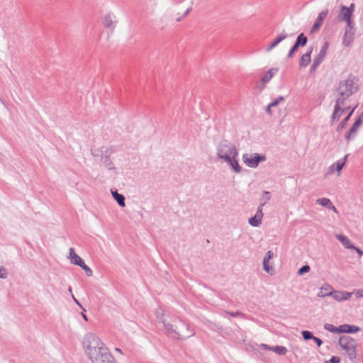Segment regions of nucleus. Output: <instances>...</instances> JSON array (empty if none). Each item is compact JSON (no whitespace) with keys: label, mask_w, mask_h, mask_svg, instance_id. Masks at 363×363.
Here are the masks:
<instances>
[{"label":"nucleus","mask_w":363,"mask_h":363,"mask_svg":"<svg viewBox=\"0 0 363 363\" xmlns=\"http://www.w3.org/2000/svg\"><path fill=\"white\" fill-rule=\"evenodd\" d=\"M349 113L347 114V116L343 119V121L337 125V130H340L342 129H343L347 123V121H349L350 116H352L353 111H354V108L351 109L350 111H349Z\"/></svg>","instance_id":"obj_32"},{"label":"nucleus","mask_w":363,"mask_h":363,"mask_svg":"<svg viewBox=\"0 0 363 363\" xmlns=\"http://www.w3.org/2000/svg\"><path fill=\"white\" fill-rule=\"evenodd\" d=\"M270 199V193L267 191H264L262 196L260 199L259 206H264Z\"/></svg>","instance_id":"obj_33"},{"label":"nucleus","mask_w":363,"mask_h":363,"mask_svg":"<svg viewBox=\"0 0 363 363\" xmlns=\"http://www.w3.org/2000/svg\"><path fill=\"white\" fill-rule=\"evenodd\" d=\"M262 347L264 348H267L268 350H272L275 353L280 354V355H284L286 354L287 352V349L284 346H275V347H269L268 345L263 344Z\"/></svg>","instance_id":"obj_28"},{"label":"nucleus","mask_w":363,"mask_h":363,"mask_svg":"<svg viewBox=\"0 0 363 363\" xmlns=\"http://www.w3.org/2000/svg\"><path fill=\"white\" fill-rule=\"evenodd\" d=\"M357 82L354 77L350 75L347 79L339 82L335 91L343 96H351L357 91Z\"/></svg>","instance_id":"obj_5"},{"label":"nucleus","mask_w":363,"mask_h":363,"mask_svg":"<svg viewBox=\"0 0 363 363\" xmlns=\"http://www.w3.org/2000/svg\"><path fill=\"white\" fill-rule=\"evenodd\" d=\"M335 104L334 106V111L331 116V123H333L335 121H338L342 114L344 113H347V111L351 110L350 106L346 105V101L349 99L350 96H342L339 94L337 92H335Z\"/></svg>","instance_id":"obj_4"},{"label":"nucleus","mask_w":363,"mask_h":363,"mask_svg":"<svg viewBox=\"0 0 363 363\" xmlns=\"http://www.w3.org/2000/svg\"><path fill=\"white\" fill-rule=\"evenodd\" d=\"M347 11H350L352 13L354 11L355 5L354 4L352 3L349 6H347Z\"/></svg>","instance_id":"obj_47"},{"label":"nucleus","mask_w":363,"mask_h":363,"mask_svg":"<svg viewBox=\"0 0 363 363\" xmlns=\"http://www.w3.org/2000/svg\"><path fill=\"white\" fill-rule=\"evenodd\" d=\"M111 194L120 206L124 207L125 206V196L123 194H119L116 190H111Z\"/></svg>","instance_id":"obj_26"},{"label":"nucleus","mask_w":363,"mask_h":363,"mask_svg":"<svg viewBox=\"0 0 363 363\" xmlns=\"http://www.w3.org/2000/svg\"><path fill=\"white\" fill-rule=\"evenodd\" d=\"M79 267L83 269L87 277H92L93 271L91 269L90 267L85 264L84 262H83V264H82V265H79Z\"/></svg>","instance_id":"obj_35"},{"label":"nucleus","mask_w":363,"mask_h":363,"mask_svg":"<svg viewBox=\"0 0 363 363\" xmlns=\"http://www.w3.org/2000/svg\"><path fill=\"white\" fill-rule=\"evenodd\" d=\"M191 8H189L185 13H184L183 16H186L191 11Z\"/></svg>","instance_id":"obj_52"},{"label":"nucleus","mask_w":363,"mask_h":363,"mask_svg":"<svg viewBox=\"0 0 363 363\" xmlns=\"http://www.w3.org/2000/svg\"><path fill=\"white\" fill-rule=\"evenodd\" d=\"M284 101V96H279L278 97L277 99H275L274 100H273L270 104H271V106H273V107H275L277 106L280 102H282Z\"/></svg>","instance_id":"obj_37"},{"label":"nucleus","mask_w":363,"mask_h":363,"mask_svg":"<svg viewBox=\"0 0 363 363\" xmlns=\"http://www.w3.org/2000/svg\"><path fill=\"white\" fill-rule=\"evenodd\" d=\"M266 160L267 157L264 155H259L258 153H245L242 155L243 162L250 168L257 167L259 162H264Z\"/></svg>","instance_id":"obj_8"},{"label":"nucleus","mask_w":363,"mask_h":363,"mask_svg":"<svg viewBox=\"0 0 363 363\" xmlns=\"http://www.w3.org/2000/svg\"><path fill=\"white\" fill-rule=\"evenodd\" d=\"M111 150L108 147H102L101 162L108 170H114L115 166L111 160Z\"/></svg>","instance_id":"obj_11"},{"label":"nucleus","mask_w":363,"mask_h":363,"mask_svg":"<svg viewBox=\"0 0 363 363\" xmlns=\"http://www.w3.org/2000/svg\"><path fill=\"white\" fill-rule=\"evenodd\" d=\"M348 155H346L343 159L338 160L333 164L329 167V172L328 174H333L335 171L337 172V175H340L341 170L344 167L345 162L347 161Z\"/></svg>","instance_id":"obj_14"},{"label":"nucleus","mask_w":363,"mask_h":363,"mask_svg":"<svg viewBox=\"0 0 363 363\" xmlns=\"http://www.w3.org/2000/svg\"><path fill=\"white\" fill-rule=\"evenodd\" d=\"M312 52L313 48H309L308 50L301 56L298 63L300 67H305L309 65L311 60V55Z\"/></svg>","instance_id":"obj_21"},{"label":"nucleus","mask_w":363,"mask_h":363,"mask_svg":"<svg viewBox=\"0 0 363 363\" xmlns=\"http://www.w3.org/2000/svg\"><path fill=\"white\" fill-rule=\"evenodd\" d=\"M262 208L263 206H258V208H257V211L255 213V216L258 218V219H260L262 220V218H263V212H262Z\"/></svg>","instance_id":"obj_40"},{"label":"nucleus","mask_w":363,"mask_h":363,"mask_svg":"<svg viewBox=\"0 0 363 363\" xmlns=\"http://www.w3.org/2000/svg\"><path fill=\"white\" fill-rule=\"evenodd\" d=\"M341 333H355L359 330V328L356 325H351L347 324H344L340 325Z\"/></svg>","instance_id":"obj_27"},{"label":"nucleus","mask_w":363,"mask_h":363,"mask_svg":"<svg viewBox=\"0 0 363 363\" xmlns=\"http://www.w3.org/2000/svg\"><path fill=\"white\" fill-rule=\"evenodd\" d=\"M312 340H313L316 342V344L318 347H320L323 344V341L317 337L314 336Z\"/></svg>","instance_id":"obj_46"},{"label":"nucleus","mask_w":363,"mask_h":363,"mask_svg":"<svg viewBox=\"0 0 363 363\" xmlns=\"http://www.w3.org/2000/svg\"><path fill=\"white\" fill-rule=\"evenodd\" d=\"M333 291V289L330 284H323L320 287V291L318 293V296L320 298H323L325 296H331Z\"/></svg>","instance_id":"obj_22"},{"label":"nucleus","mask_w":363,"mask_h":363,"mask_svg":"<svg viewBox=\"0 0 363 363\" xmlns=\"http://www.w3.org/2000/svg\"><path fill=\"white\" fill-rule=\"evenodd\" d=\"M7 277L6 270L4 267H0V278L6 279Z\"/></svg>","instance_id":"obj_42"},{"label":"nucleus","mask_w":363,"mask_h":363,"mask_svg":"<svg viewBox=\"0 0 363 363\" xmlns=\"http://www.w3.org/2000/svg\"><path fill=\"white\" fill-rule=\"evenodd\" d=\"M155 316L157 320L163 324V320H166V318L171 317V315H164L162 308H158L155 310Z\"/></svg>","instance_id":"obj_31"},{"label":"nucleus","mask_w":363,"mask_h":363,"mask_svg":"<svg viewBox=\"0 0 363 363\" xmlns=\"http://www.w3.org/2000/svg\"><path fill=\"white\" fill-rule=\"evenodd\" d=\"M335 237L346 249L355 248V246L352 244L347 236L342 234H336Z\"/></svg>","instance_id":"obj_23"},{"label":"nucleus","mask_w":363,"mask_h":363,"mask_svg":"<svg viewBox=\"0 0 363 363\" xmlns=\"http://www.w3.org/2000/svg\"><path fill=\"white\" fill-rule=\"evenodd\" d=\"M359 117H361V119L363 120V111L362 113Z\"/></svg>","instance_id":"obj_56"},{"label":"nucleus","mask_w":363,"mask_h":363,"mask_svg":"<svg viewBox=\"0 0 363 363\" xmlns=\"http://www.w3.org/2000/svg\"><path fill=\"white\" fill-rule=\"evenodd\" d=\"M353 13H351L350 11H347V8L346 6H342L340 7V13L338 18L340 21H345L346 23V26H354L352 20Z\"/></svg>","instance_id":"obj_12"},{"label":"nucleus","mask_w":363,"mask_h":363,"mask_svg":"<svg viewBox=\"0 0 363 363\" xmlns=\"http://www.w3.org/2000/svg\"><path fill=\"white\" fill-rule=\"evenodd\" d=\"M288 34L283 30L280 33L277 38L269 44V45L267 48V52H271L275 47H277L281 42L287 38Z\"/></svg>","instance_id":"obj_19"},{"label":"nucleus","mask_w":363,"mask_h":363,"mask_svg":"<svg viewBox=\"0 0 363 363\" xmlns=\"http://www.w3.org/2000/svg\"><path fill=\"white\" fill-rule=\"evenodd\" d=\"M319 65H320V63H319V62H316V61H315V60H313V65H311V67L310 71H311V72H314V71L317 69V67H318Z\"/></svg>","instance_id":"obj_43"},{"label":"nucleus","mask_w":363,"mask_h":363,"mask_svg":"<svg viewBox=\"0 0 363 363\" xmlns=\"http://www.w3.org/2000/svg\"><path fill=\"white\" fill-rule=\"evenodd\" d=\"M115 351L120 353L121 354H123V352L120 348H118V347L115 348Z\"/></svg>","instance_id":"obj_51"},{"label":"nucleus","mask_w":363,"mask_h":363,"mask_svg":"<svg viewBox=\"0 0 363 363\" xmlns=\"http://www.w3.org/2000/svg\"><path fill=\"white\" fill-rule=\"evenodd\" d=\"M278 72V69H271L269 70L262 77V82L263 84H266L269 82L271 79L274 77V74Z\"/></svg>","instance_id":"obj_29"},{"label":"nucleus","mask_w":363,"mask_h":363,"mask_svg":"<svg viewBox=\"0 0 363 363\" xmlns=\"http://www.w3.org/2000/svg\"><path fill=\"white\" fill-rule=\"evenodd\" d=\"M328 49V43L325 42L322 46L318 56L314 58V60L319 62L320 64L323 62L325 57L326 56L327 51Z\"/></svg>","instance_id":"obj_25"},{"label":"nucleus","mask_w":363,"mask_h":363,"mask_svg":"<svg viewBox=\"0 0 363 363\" xmlns=\"http://www.w3.org/2000/svg\"><path fill=\"white\" fill-rule=\"evenodd\" d=\"M352 293L343 291H333L331 296L334 300L341 302L343 301L349 300L352 296Z\"/></svg>","instance_id":"obj_15"},{"label":"nucleus","mask_w":363,"mask_h":363,"mask_svg":"<svg viewBox=\"0 0 363 363\" xmlns=\"http://www.w3.org/2000/svg\"><path fill=\"white\" fill-rule=\"evenodd\" d=\"M248 223L253 227H258L261 225L262 220L255 216L249 219Z\"/></svg>","instance_id":"obj_34"},{"label":"nucleus","mask_w":363,"mask_h":363,"mask_svg":"<svg viewBox=\"0 0 363 363\" xmlns=\"http://www.w3.org/2000/svg\"><path fill=\"white\" fill-rule=\"evenodd\" d=\"M86 356L92 363H116L114 357L111 354L108 348L105 346V344L102 345V347H100V349H95Z\"/></svg>","instance_id":"obj_3"},{"label":"nucleus","mask_w":363,"mask_h":363,"mask_svg":"<svg viewBox=\"0 0 363 363\" xmlns=\"http://www.w3.org/2000/svg\"><path fill=\"white\" fill-rule=\"evenodd\" d=\"M104 343L102 340L94 333H89L86 334L82 340V346L86 355L89 352L95 350V349H100Z\"/></svg>","instance_id":"obj_6"},{"label":"nucleus","mask_w":363,"mask_h":363,"mask_svg":"<svg viewBox=\"0 0 363 363\" xmlns=\"http://www.w3.org/2000/svg\"><path fill=\"white\" fill-rule=\"evenodd\" d=\"M165 334L172 339L182 340L194 335L189 325L175 315L166 318L163 320Z\"/></svg>","instance_id":"obj_2"},{"label":"nucleus","mask_w":363,"mask_h":363,"mask_svg":"<svg viewBox=\"0 0 363 363\" xmlns=\"http://www.w3.org/2000/svg\"><path fill=\"white\" fill-rule=\"evenodd\" d=\"M91 155L96 157H101L102 155V147L101 149H91Z\"/></svg>","instance_id":"obj_39"},{"label":"nucleus","mask_w":363,"mask_h":363,"mask_svg":"<svg viewBox=\"0 0 363 363\" xmlns=\"http://www.w3.org/2000/svg\"><path fill=\"white\" fill-rule=\"evenodd\" d=\"M340 359L338 357L333 356L329 360L325 361V363H340Z\"/></svg>","instance_id":"obj_41"},{"label":"nucleus","mask_w":363,"mask_h":363,"mask_svg":"<svg viewBox=\"0 0 363 363\" xmlns=\"http://www.w3.org/2000/svg\"><path fill=\"white\" fill-rule=\"evenodd\" d=\"M82 315L83 318H84L85 320H88V319H87V317H86V315L84 314V313H83V312H82Z\"/></svg>","instance_id":"obj_53"},{"label":"nucleus","mask_w":363,"mask_h":363,"mask_svg":"<svg viewBox=\"0 0 363 363\" xmlns=\"http://www.w3.org/2000/svg\"><path fill=\"white\" fill-rule=\"evenodd\" d=\"M354 293L357 298L363 297V289L357 290L354 291Z\"/></svg>","instance_id":"obj_45"},{"label":"nucleus","mask_w":363,"mask_h":363,"mask_svg":"<svg viewBox=\"0 0 363 363\" xmlns=\"http://www.w3.org/2000/svg\"><path fill=\"white\" fill-rule=\"evenodd\" d=\"M72 297L73 298V300L74 301V302L80 307L83 309L84 311H86L85 309H84L82 308V306L81 305V303L76 299V298L74 297V296L72 294Z\"/></svg>","instance_id":"obj_49"},{"label":"nucleus","mask_w":363,"mask_h":363,"mask_svg":"<svg viewBox=\"0 0 363 363\" xmlns=\"http://www.w3.org/2000/svg\"><path fill=\"white\" fill-rule=\"evenodd\" d=\"M69 258L72 264L77 266L82 265L84 262V260L75 253L72 247L69 248Z\"/></svg>","instance_id":"obj_24"},{"label":"nucleus","mask_w":363,"mask_h":363,"mask_svg":"<svg viewBox=\"0 0 363 363\" xmlns=\"http://www.w3.org/2000/svg\"><path fill=\"white\" fill-rule=\"evenodd\" d=\"M308 42L307 37L303 34L301 33L298 35L295 43L291 47V48L289 50L288 54H287V58L290 59L294 57V55L295 52L298 50V48L299 47H304L306 45Z\"/></svg>","instance_id":"obj_9"},{"label":"nucleus","mask_w":363,"mask_h":363,"mask_svg":"<svg viewBox=\"0 0 363 363\" xmlns=\"http://www.w3.org/2000/svg\"><path fill=\"white\" fill-rule=\"evenodd\" d=\"M238 150L236 145L228 140H222L216 145L217 159L226 163L236 174L242 172L238 162Z\"/></svg>","instance_id":"obj_1"},{"label":"nucleus","mask_w":363,"mask_h":363,"mask_svg":"<svg viewBox=\"0 0 363 363\" xmlns=\"http://www.w3.org/2000/svg\"><path fill=\"white\" fill-rule=\"evenodd\" d=\"M273 257V252L272 251H268L263 259V268L264 270L270 274H272L274 272V269L272 267H269L268 264L269 261Z\"/></svg>","instance_id":"obj_20"},{"label":"nucleus","mask_w":363,"mask_h":363,"mask_svg":"<svg viewBox=\"0 0 363 363\" xmlns=\"http://www.w3.org/2000/svg\"><path fill=\"white\" fill-rule=\"evenodd\" d=\"M315 203L318 205L325 207L328 210L333 211L335 213L337 214L339 212L336 207L333 205L330 199L328 198H320L316 199Z\"/></svg>","instance_id":"obj_17"},{"label":"nucleus","mask_w":363,"mask_h":363,"mask_svg":"<svg viewBox=\"0 0 363 363\" xmlns=\"http://www.w3.org/2000/svg\"><path fill=\"white\" fill-rule=\"evenodd\" d=\"M116 23V16L113 13H107L103 18V24L108 28H113Z\"/></svg>","instance_id":"obj_18"},{"label":"nucleus","mask_w":363,"mask_h":363,"mask_svg":"<svg viewBox=\"0 0 363 363\" xmlns=\"http://www.w3.org/2000/svg\"><path fill=\"white\" fill-rule=\"evenodd\" d=\"M351 250H354L359 257H362L363 255V251L357 247H355V248H352Z\"/></svg>","instance_id":"obj_48"},{"label":"nucleus","mask_w":363,"mask_h":363,"mask_svg":"<svg viewBox=\"0 0 363 363\" xmlns=\"http://www.w3.org/2000/svg\"><path fill=\"white\" fill-rule=\"evenodd\" d=\"M273 108V106H271V104H269L267 107H266V112L269 114V115H272V111H271V108Z\"/></svg>","instance_id":"obj_50"},{"label":"nucleus","mask_w":363,"mask_h":363,"mask_svg":"<svg viewBox=\"0 0 363 363\" xmlns=\"http://www.w3.org/2000/svg\"><path fill=\"white\" fill-rule=\"evenodd\" d=\"M324 329L335 334L341 333L340 325L339 327H335L332 324L325 323L324 325Z\"/></svg>","instance_id":"obj_30"},{"label":"nucleus","mask_w":363,"mask_h":363,"mask_svg":"<svg viewBox=\"0 0 363 363\" xmlns=\"http://www.w3.org/2000/svg\"><path fill=\"white\" fill-rule=\"evenodd\" d=\"M355 30L354 26H346L342 38V45L345 47H350L354 40Z\"/></svg>","instance_id":"obj_10"},{"label":"nucleus","mask_w":363,"mask_h":363,"mask_svg":"<svg viewBox=\"0 0 363 363\" xmlns=\"http://www.w3.org/2000/svg\"><path fill=\"white\" fill-rule=\"evenodd\" d=\"M309 271H310V267L308 265H303L298 269V275H302L304 273L308 272Z\"/></svg>","instance_id":"obj_38"},{"label":"nucleus","mask_w":363,"mask_h":363,"mask_svg":"<svg viewBox=\"0 0 363 363\" xmlns=\"http://www.w3.org/2000/svg\"><path fill=\"white\" fill-rule=\"evenodd\" d=\"M183 17H184V16H182V17H180V18H178L177 19V21H181V19H182Z\"/></svg>","instance_id":"obj_55"},{"label":"nucleus","mask_w":363,"mask_h":363,"mask_svg":"<svg viewBox=\"0 0 363 363\" xmlns=\"http://www.w3.org/2000/svg\"><path fill=\"white\" fill-rule=\"evenodd\" d=\"M362 121L361 117H359L350 128L349 131L345 134V138L347 143L355 138L358 129L362 123Z\"/></svg>","instance_id":"obj_13"},{"label":"nucleus","mask_w":363,"mask_h":363,"mask_svg":"<svg viewBox=\"0 0 363 363\" xmlns=\"http://www.w3.org/2000/svg\"><path fill=\"white\" fill-rule=\"evenodd\" d=\"M338 342L350 359L352 360L356 357L357 343L352 337L347 335L341 336Z\"/></svg>","instance_id":"obj_7"},{"label":"nucleus","mask_w":363,"mask_h":363,"mask_svg":"<svg viewBox=\"0 0 363 363\" xmlns=\"http://www.w3.org/2000/svg\"><path fill=\"white\" fill-rule=\"evenodd\" d=\"M225 313L227 314H229L232 317H238V315H240V313L238 311H237V312L225 311Z\"/></svg>","instance_id":"obj_44"},{"label":"nucleus","mask_w":363,"mask_h":363,"mask_svg":"<svg viewBox=\"0 0 363 363\" xmlns=\"http://www.w3.org/2000/svg\"><path fill=\"white\" fill-rule=\"evenodd\" d=\"M328 13V10L325 9V11H321L318 14L313 27L311 29V33H314V32L317 31L320 28L323 21L327 17Z\"/></svg>","instance_id":"obj_16"},{"label":"nucleus","mask_w":363,"mask_h":363,"mask_svg":"<svg viewBox=\"0 0 363 363\" xmlns=\"http://www.w3.org/2000/svg\"><path fill=\"white\" fill-rule=\"evenodd\" d=\"M301 334H302L303 338L305 340H308L313 339L314 337L312 333L310 331H308V330H303L301 332Z\"/></svg>","instance_id":"obj_36"},{"label":"nucleus","mask_w":363,"mask_h":363,"mask_svg":"<svg viewBox=\"0 0 363 363\" xmlns=\"http://www.w3.org/2000/svg\"><path fill=\"white\" fill-rule=\"evenodd\" d=\"M68 291H69V293H71V294L72 293V290L71 287H69Z\"/></svg>","instance_id":"obj_54"}]
</instances>
